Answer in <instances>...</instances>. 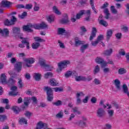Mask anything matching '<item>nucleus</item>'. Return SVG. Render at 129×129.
Here are the masks:
<instances>
[{"label":"nucleus","mask_w":129,"mask_h":129,"mask_svg":"<svg viewBox=\"0 0 129 129\" xmlns=\"http://www.w3.org/2000/svg\"><path fill=\"white\" fill-rule=\"evenodd\" d=\"M44 91L46 92L47 94V100L48 101H52L53 100V98L54 97L53 96V90H52V88L48 86H44L43 87Z\"/></svg>","instance_id":"nucleus-1"},{"label":"nucleus","mask_w":129,"mask_h":129,"mask_svg":"<svg viewBox=\"0 0 129 129\" xmlns=\"http://www.w3.org/2000/svg\"><path fill=\"white\" fill-rule=\"evenodd\" d=\"M19 38L22 40L21 41L22 44H19L18 47L22 48H25V44H26L27 49H30V42L28 41V38H24L22 36H20Z\"/></svg>","instance_id":"nucleus-2"},{"label":"nucleus","mask_w":129,"mask_h":129,"mask_svg":"<svg viewBox=\"0 0 129 129\" xmlns=\"http://www.w3.org/2000/svg\"><path fill=\"white\" fill-rule=\"evenodd\" d=\"M69 64H70V61L69 60H64L58 63V66L59 70H57L58 72H60V71H62V69L66 68L67 65H69Z\"/></svg>","instance_id":"nucleus-3"},{"label":"nucleus","mask_w":129,"mask_h":129,"mask_svg":"<svg viewBox=\"0 0 129 129\" xmlns=\"http://www.w3.org/2000/svg\"><path fill=\"white\" fill-rule=\"evenodd\" d=\"M35 29V24L29 23L27 25L23 26V31L28 32V33H32L33 32V29Z\"/></svg>","instance_id":"nucleus-4"},{"label":"nucleus","mask_w":129,"mask_h":129,"mask_svg":"<svg viewBox=\"0 0 129 129\" xmlns=\"http://www.w3.org/2000/svg\"><path fill=\"white\" fill-rule=\"evenodd\" d=\"M35 30H45V29H48V24L45 22H42L40 24H34Z\"/></svg>","instance_id":"nucleus-5"},{"label":"nucleus","mask_w":129,"mask_h":129,"mask_svg":"<svg viewBox=\"0 0 129 129\" xmlns=\"http://www.w3.org/2000/svg\"><path fill=\"white\" fill-rule=\"evenodd\" d=\"M108 5L109 4L107 2H106L101 7V9H105L104 10V13L106 15L105 18L106 19V20H108L109 19V16H110V14L109 13V11H108V9L107 8H105L108 7Z\"/></svg>","instance_id":"nucleus-6"},{"label":"nucleus","mask_w":129,"mask_h":129,"mask_svg":"<svg viewBox=\"0 0 129 129\" xmlns=\"http://www.w3.org/2000/svg\"><path fill=\"white\" fill-rule=\"evenodd\" d=\"M35 58L34 57H31L28 58H26L24 61L25 62V65L28 68L32 67V65L29 64H33L35 63Z\"/></svg>","instance_id":"nucleus-7"},{"label":"nucleus","mask_w":129,"mask_h":129,"mask_svg":"<svg viewBox=\"0 0 129 129\" xmlns=\"http://www.w3.org/2000/svg\"><path fill=\"white\" fill-rule=\"evenodd\" d=\"M0 34L2 35V37L8 38V37L10 36V31L8 28H4L3 29L0 28Z\"/></svg>","instance_id":"nucleus-8"},{"label":"nucleus","mask_w":129,"mask_h":129,"mask_svg":"<svg viewBox=\"0 0 129 129\" xmlns=\"http://www.w3.org/2000/svg\"><path fill=\"white\" fill-rule=\"evenodd\" d=\"M105 115V111L102 108H99L97 110V116L101 118Z\"/></svg>","instance_id":"nucleus-9"},{"label":"nucleus","mask_w":129,"mask_h":129,"mask_svg":"<svg viewBox=\"0 0 129 129\" xmlns=\"http://www.w3.org/2000/svg\"><path fill=\"white\" fill-rule=\"evenodd\" d=\"M48 127V125L46 123H44L42 121H39L37 124V126L35 129H46Z\"/></svg>","instance_id":"nucleus-10"},{"label":"nucleus","mask_w":129,"mask_h":129,"mask_svg":"<svg viewBox=\"0 0 129 129\" xmlns=\"http://www.w3.org/2000/svg\"><path fill=\"white\" fill-rule=\"evenodd\" d=\"M74 40H75V45L76 47H78V46H80V45L85 44V41L80 40L79 39V38L77 37H75Z\"/></svg>","instance_id":"nucleus-11"},{"label":"nucleus","mask_w":129,"mask_h":129,"mask_svg":"<svg viewBox=\"0 0 129 129\" xmlns=\"http://www.w3.org/2000/svg\"><path fill=\"white\" fill-rule=\"evenodd\" d=\"M12 33L15 36L20 35L21 33V28L20 27H14L12 28Z\"/></svg>","instance_id":"nucleus-12"},{"label":"nucleus","mask_w":129,"mask_h":129,"mask_svg":"<svg viewBox=\"0 0 129 129\" xmlns=\"http://www.w3.org/2000/svg\"><path fill=\"white\" fill-rule=\"evenodd\" d=\"M96 33H97V30H96V28L93 27L92 31V33H91V36L89 39L90 41H92L94 38H95V37H96Z\"/></svg>","instance_id":"nucleus-13"},{"label":"nucleus","mask_w":129,"mask_h":129,"mask_svg":"<svg viewBox=\"0 0 129 129\" xmlns=\"http://www.w3.org/2000/svg\"><path fill=\"white\" fill-rule=\"evenodd\" d=\"M113 84L117 90H120L121 89V87L120 86V81L119 80L116 79L114 80Z\"/></svg>","instance_id":"nucleus-14"},{"label":"nucleus","mask_w":129,"mask_h":129,"mask_svg":"<svg viewBox=\"0 0 129 129\" xmlns=\"http://www.w3.org/2000/svg\"><path fill=\"white\" fill-rule=\"evenodd\" d=\"M23 65L22 62H18L15 64L14 68L16 69L18 72H20L21 70H22V66Z\"/></svg>","instance_id":"nucleus-15"},{"label":"nucleus","mask_w":129,"mask_h":129,"mask_svg":"<svg viewBox=\"0 0 129 129\" xmlns=\"http://www.w3.org/2000/svg\"><path fill=\"white\" fill-rule=\"evenodd\" d=\"M113 52V49L112 48H109L104 50L103 52V55L105 56H111V54Z\"/></svg>","instance_id":"nucleus-16"},{"label":"nucleus","mask_w":129,"mask_h":129,"mask_svg":"<svg viewBox=\"0 0 129 129\" xmlns=\"http://www.w3.org/2000/svg\"><path fill=\"white\" fill-rule=\"evenodd\" d=\"M11 2L8 1H3L1 2V7L2 8H10Z\"/></svg>","instance_id":"nucleus-17"},{"label":"nucleus","mask_w":129,"mask_h":129,"mask_svg":"<svg viewBox=\"0 0 129 129\" xmlns=\"http://www.w3.org/2000/svg\"><path fill=\"white\" fill-rule=\"evenodd\" d=\"M1 81L2 84H6L7 83V76H6V74H2L0 77Z\"/></svg>","instance_id":"nucleus-18"},{"label":"nucleus","mask_w":129,"mask_h":129,"mask_svg":"<svg viewBox=\"0 0 129 129\" xmlns=\"http://www.w3.org/2000/svg\"><path fill=\"white\" fill-rule=\"evenodd\" d=\"M15 83H16V81L15 79H13V78H10L6 82V84L8 85V86H13V85H14Z\"/></svg>","instance_id":"nucleus-19"},{"label":"nucleus","mask_w":129,"mask_h":129,"mask_svg":"<svg viewBox=\"0 0 129 129\" xmlns=\"http://www.w3.org/2000/svg\"><path fill=\"white\" fill-rule=\"evenodd\" d=\"M112 36V30L111 29H109L107 31V33L106 34V37L107 41H109L110 38Z\"/></svg>","instance_id":"nucleus-20"},{"label":"nucleus","mask_w":129,"mask_h":129,"mask_svg":"<svg viewBox=\"0 0 129 129\" xmlns=\"http://www.w3.org/2000/svg\"><path fill=\"white\" fill-rule=\"evenodd\" d=\"M49 83L51 86H57L58 84V82L55 79H50Z\"/></svg>","instance_id":"nucleus-21"},{"label":"nucleus","mask_w":129,"mask_h":129,"mask_svg":"<svg viewBox=\"0 0 129 129\" xmlns=\"http://www.w3.org/2000/svg\"><path fill=\"white\" fill-rule=\"evenodd\" d=\"M57 34L58 35H64V34H67L66 30H65V28H59L57 29Z\"/></svg>","instance_id":"nucleus-22"},{"label":"nucleus","mask_w":129,"mask_h":129,"mask_svg":"<svg viewBox=\"0 0 129 129\" xmlns=\"http://www.w3.org/2000/svg\"><path fill=\"white\" fill-rule=\"evenodd\" d=\"M12 109L15 114H19V113L20 112V108L18 106H14L12 107Z\"/></svg>","instance_id":"nucleus-23"},{"label":"nucleus","mask_w":129,"mask_h":129,"mask_svg":"<svg viewBox=\"0 0 129 129\" xmlns=\"http://www.w3.org/2000/svg\"><path fill=\"white\" fill-rule=\"evenodd\" d=\"M75 80L76 81H84L85 80H86V77H84V76H77L75 78Z\"/></svg>","instance_id":"nucleus-24"},{"label":"nucleus","mask_w":129,"mask_h":129,"mask_svg":"<svg viewBox=\"0 0 129 129\" xmlns=\"http://www.w3.org/2000/svg\"><path fill=\"white\" fill-rule=\"evenodd\" d=\"M69 23V20L68 19V16H67V14L66 15L65 18H63L60 20V23L61 24H68Z\"/></svg>","instance_id":"nucleus-25"},{"label":"nucleus","mask_w":129,"mask_h":129,"mask_svg":"<svg viewBox=\"0 0 129 129\" xmlns=\"http://www.w3.org/2000/svg\"><path fill=\"white\" fill-rule=\"evenodd\" d=\"M39 63L41 67H44L47 64H46V60L43 58H39Z\"/></svg>","instance_id":"nucleus-26"},{"label":"nucleus","mask_w":129,"mask_h":129,"mask_svg":"<svg viewBox=\"0 0 129 129\" xmlns=\"http://www.w3.org/2000/svg\"><path fill=\"white\" fill-rule=\"evenodd\" d=\"M30 100H31V98L30 97L24 98V105L26 106H28V105H29V104H30Z\"/></svg>","instance_id":"nucleus-27"},{"label":"nucleus","mask_w":129,"mask_h":129,"mask_svg":"<svg viewBox=\"0 0 129 129\" xmlns=\"http://www.w3.org/2000/svg\"><path fill=\"white\" fill-rule=\"evenodd\" d=\"M34 77L36 81H40L41 80V74H40L35 73Z\"/></svg>","instance_id":"nucleus-28"},{"label":"nucleus","mask_w":129,"mask_h":129,"mask_svg":"<svg viewBox=\"0 0 129 129\" xmlns=\"http://www.w3.org/2000/svg\"><path fill=\"white\" fill-rule=\"evenodd\" d=\"M107 112L108 114L109 117H112L113 116V114H114V110L112 109L107 110Z\"/></svg>","instance_id":"nucleus-29"},{"label":"nucleus","mask_w":129,"mask_h":129,"mask_svg":"<svg viewBox=\"0 0 129 129\" xmlns=\"http://www.w3.org/2000/svg\"><path fill=\"white\" fill-rule=\"evenodd\" d=\"M83 15H84V10H81L80 12L77 14L76 19H77V20H79Z\"/></svg>","instance_id":"nucleus-30"},{"label":"nucleus","mask_w":129,"mask_h":129,"mask_svg":"<svg viewBox=\"0 0 129 129\" xmlns=\"http://www.w3.org/2000/svg\"><path fill=\"white\" fill-rule=\"evenodd\" d=\"M104 61V59H103V58H102L100 57H97L95 59V61L98 64H101Z\"/></svg>","instance_id":"nucleus-31"},{"label":"nucleus","mask_w":129,"mask_h":129,"mask_svg":"<svg viewBox=\"0 0 129 129\" xmlns=\"http://www.w3.org/2000/svg\"><path fill=\"white\" fill-rule=\"evenodd\" d=\"M43 68H44V71H52L53 67L46 64Z\"/></svg>","instance_id":"nucleus-32"},{"label":"nucleus","mask_w":129,"mask_h":129,"mask_svg":"<svg viewBox=\"0 0 129 129\" xmlns=\"http://www.w3.org/2000/svg\"><path fill=\"white\" fill-rule=\"evenodd\" d=\"M19 123L20 124H27V123H28V121L25 118H21L19 120Z\"/></svg>","instance_id":"nucleus-33"},{"label":"nucleus","mask_w":129,"mask_h":129,"mask_svg":"<svg viewBox=\"0 0 129 129\" xmlns=\"http://www.w3.org/2000/svg\"><path fill=\"white\" fill-rule=\"evenodd\" d=\"M51 77H53V74L51 72H47L44 74V78L46 79H48V78H51Z\"/></svg>","instance_id":"nucleus-34"},{"label":"nucleus","mask_w":129,"mask_h":129,"mask_svg":"<svg viewBox=\"0 0 129 129\" xmlns=\"http://www.w3.org/2000/svg\"><path fill=\"white\" fill-rule=\"evenodd\" d=\"M40 45L39 42H34L32 44V49H38Z\"/></svg>","instance_id":"nucleus-35"},{"label":"nucleus","mask_w":129,"mask_h":129,"mask_svg":"<svg viewBox=\"0 0 129 129\" xmlns=\"http://www.w3.org/2000/svg\"><path fill=\"white\" fill-rule=\"evenodd\" d=\"M53 11L55 14L56 15H61V13L60 11L58 10V8L56 6H53L52 8Z\"/></svg>","instance_id":"nucleus-36"},{"label":"nucleus","mask_w":129,"mask_h":129,"mask_svg":"<svg viewBox=\"0 0 129 129\" xmlns=\"http://www.w3.org/2000/svg\"><path fill=\"white\" fill-rule=\"evenodd\" d=\"M35 42H38V43H41L42 42H45V40L41 38V37H35L34 38Z\"/></svg>","instance_id":"nucleus-37"},{"label":"nucleus","mask_w":129,"mask_h":129,"mask_svg":"<svg viewBox=\"0 0 129 129\" xmlns=\"http://www.w3.org/2000/svg\"><path fill=\"white\" fill-rule=\"evenodd\" d=\"M88 48V44H83L81 47V51L82 53L84 52V50H86V49Z\"/></svg>","instance_id":"nucleus-38"},{"label":"nucleus","mask_w":129,"mask_h":129,"mask_svg":"<svg viewBox=\"0 0 129 129\" xmlns=\"http://www.w3.org/2000/svg\"><path fill=\"white\" fill-rule=\"evenodd\" d=\"M46 19L49 23H52V22H54V16L53 15L47 16Z\"/></svg>","instance_id":"nucleus-39"},{"label":"nucleus","mask_w":129,"mask_h":129,"mask_svg":"<svg viewBox=\"0 0 129 129\" xmlns=\"http://www.w3.org/2000/svg\"><path fill=\"white\" fill-rule=\"evenodd\" d=\"M8 117L6 115H0V121L1 122H4L5 120H7Z\"/></svg>","instance_id":"nucleus-40"},{"label":"nucleus","mask_w":129,"mask_h":129,"mask_svg":"<svg viewBox=\"0 0 129 129\" xmlns=\"http://www.w3.org/2000/svg\"><path fill=\"white\" fill-rule=\"evenodd\" d=\"M63 111H60L56 115V117H57V118H62V117H63Z\"/></svg>","instance_id":"nucleus-41"},{"label":"nucleus","mask_w":129,"mask_h":129,"mask_svg":"<svg viewBox=\"0 0 129 129\" xmlns=\"http://www.w3.org/2000/svg\"><path fill=\"white\" fill-rule=\"evenodd\" d=\"M99 71H100V68H99V67L98 65H97L94 69V74L95 75L97 74V73H99Z\"/></svg>","instance_id":"nucleus-42"},{"label":"nucleus","mask_w":129,"mask_h":129,"mask_svg":"<svg viewBox=\"0 0 129 129\" xmlns=\"http://www.w3.org/2000/svg\"><path fill=\"white\" fill-rule=\"evenodd\" d=\"M99 24H100V25H102V26H104V27H107V26H108V24H107V22L103 20H101L99 21Z\"/></svg>","instance_id":"nucleus-43"},{"label":"nucleus","mask_w":129,"mask_h":129,"mask_svg":"<svg viewBox=\"0 0 129 129\" xmlns=\"http://www.w3.org/2000/svg\"><path fill=\"white\" fill-rule=\"evenodd\" d=\"M9 95L10 96H17V95H20V94H19V92H16L12 91L9 92Z\"/></svg>","instance_id":"nucleus-44"},{"label":"nucleus","mask_w":129,"mask_h":129,"mask_svg":"<svg viewBox=\"0 0 129 129\" xmlns=\"http://www.w3.org/2000/svg\"><path fill=\"white\" fill-rule=\"evenodd\" d=\"M82 11H84V15H86L87 17H90L91 15V11L90 10H83Z\"/></svg>","instance_id":"nucleus-45"},{"label":"nucleus","mask_w":129,"mask_h":129,"mask_svg":"<svg viewBox=\"0 0 129 129\" xmlns=\"http://www.w3.org/2000/svg\"><path fill=\"white\" fill-rule=\"evenodd\" d=\"M73 112L74 113H76L77 114H78L79 115L81 114V112L80 111L78 110V108L75 107V108H73Z\"/></svg>","instance_id":"nucleus-46"},{"label":"nucleus","mask_w":129,"mask_h":129,"mask_svg":"<svg viewBox=\"0 0 129 129\" xmlns=\"http://www.w3.org/2000/svg\"><path fill=\"white\" fill-rule=\"evenodd\" d=\"M52 104L53 105H55V106H60V105H62V101L58 100L55 102H53Z\"/></svg>","instance_id":"nucleus-47"},{"label":"nucleus","mask_w":129,"mask_h":129,"mask_svg":"<svg viewBox=\"0 0 129 129\" xmlns=\"http://www.w3.org/2000/svg\"><path fill=\"white\" fill-rule=\"evenodd\" d=\"M4 25H5V26H12L13 23H12V21H10L9 19H7L4 22Z\"/></svg>","instance_id":"nucleus-48"},{"label":"nucleus","mask_w":129,"mask_h":129,"mask_svg":"<svg viewBox=\"0 0 129 129\" xmlns=\"http://www.w3.org/2000/svg\"><path fill=\"white\" fill-rule=\"evenodd\" d=\"M18 85L19 88H23V87H24V84H23V81L22 80V79H19L18 82Z\"/></svg>","instance_id":"nucleus-49"},{"label":"nucleus","mask_w":129,"mask_h":129,"mask_svg":"<svg viewBox=\"0 0 129 129\" xmlns=\"http://www.w3.org/2000/svg\"><path fill=\"white\" fill-rule=\"evenodd\" d=\"M126 72V71L124 69H120L118 71V74L121 75V74H124Z\"/></svg>","instance_id":"nucleus-50"},{"label":"nucleus","mask_w":129,"mask_h":129,"mask_svg":"<svg viewBox=\"0 0 129 129\" xmlns=\"http://www.w3.org/2000/svg\"><path fill=\"white\" fill-rule=\"evenodd\" d=\"M31 100H32L33 104H37L38 103V99L36 97H32Z\"/></svg>","instance_id":"nucleus-51"},{"label":"nucleus","mask_w":129,"mask_h":129,"mask_svg":"<svg viewBox=\"0 0 129 129\" xmlns=\"http://www.w3.org/2000/svg\"><path fill=\"white\" fill-rule=\"evenodd\" d=\"M112 105L113 106H114V107H115L116 109H119V108H120V106H119L118 104H117V103L113 102L112 103Z\"/></svg>","instance_id":"nucleus-52"},{"label":"nucleus","mask_w":129,"mask_h":129,"mask_svg":"<svg viewBox=\"0 0 129 129\" xmlns=\"http://www.w3.org/2000/svg\"><path fill=\"white\" fill-rule=\"evenodd\" d=\"M77 124H79V125H85L86 122L84 121L79 120L77 122Z\"/></svg>","instance_id":"nucleus-53"},{"label":"nucleus","mask_w":129,"mask_h":129,"mask_svg":"<svg viewBox=\"0 0 129 129\" xmlns=\"http://www.w3.org/2000/svg\"><path fill=\"white\" fill-rule=\"evenodd\" d=\"M72 75V72L71 71H68L66 73L64 76L66 78H68V77H70Z\"/></svg>","instance_id":"nucleus-54"},{"label":"nucleus","mask_w":129,"mask_h":129,"mask_svg":"<svg viewBox=\"0 0 129 129\" xmlns=\"http://www.w3.org/2000/svg\"><path fill=\"white\" fill-rule=\"evenodd\" d=\"M118 53L121 56H125V55H126L125 51H124V50L123 49H120L118 51Z\"/></svg>","instance_id":"nucleus-55"},{"label":"nucleus","mask_w":129,"mask_h":129,"mask_svg":"<svg viewBox=\"0 0 129 129\" xmlns=\"http://www.w3.org/2000/svg\"><path fill=\"white\" fill-rule=\"evenodd\" d=\"M79 3L80 5H81V6H84L85 5H86V3H87V0H80Z\"/></svg>","instance_id":"nucleus-56"},{"label":"nucleus","mask_w":129,"mask_h":129,"mask_svg":"<svg viewBox=\"0 0 129 129\" xmlns=\"http://www.w3.org/2000/svg\"><path fill=\"white\" fill-rule=\"evenodd\" d=\"M111 11L112 12V14H117V10L114 9V6H111Z\"/></svg>","instance_id":"nucleus-57"},{"label":"nucleus","mask_w":129,"mask_h":129,"mask_svg":"<svg viewBox=\"0 0 129 129\" xmlns=\"http://www.w3.org/2000/svg\"><path fill=\"white\" fill-rule=\"evenodd\" d=\"M17 19L16 18V17L13 16H12V19H11V22L12 23V24H13L12 25H15V23H16V22H17Z\"/></svg>","instance_id":"nucleus-58"},{"label":"nucleus","mask_w":129,"mask_h":129,"mask_svg":"<svg viewBox=\"0 0 129 129\" xmlns=\"http://www.w3.org/2000/svg\"><path fill=\"white\" fill-rule=\"evenodd\" d=\"M116 39L118 40H119L121 39V36H122V34L121 33H117L115 35Z\"/></svg>","instance_id":"nucleus-59"},{"label":"nucleus","mask_w":129,"mask_h":129,"mask_svg":"<svg viewBox=\"0 0 129 129\" xmlns=\"http://www.w3.org/2000/svg\"><path fill=\"white\" fill-rule=\"evenodd\" d=\"M104 38V36L102 35H100L98 36L97 38V40L98 41V42L99 43V42H100V41H102V40H103Z\"/></svg>","instance_id":"nucleus-60"},{"label":"nucleus","mask_w":129,"mask_h":129,"mask_svg":"<svg viewBox=\"0 0 129 129\" xmlns=\"http://www.w3.org/2000/svg\"><path fill=\"white\" fill-rule=\"evenodd\" d=\"M24 115H25V116L27 117H30V116L32 115V113L29 111H26L24 113Z\"/></svg>","instance_id":"nucleus-61"},{"label":"nucleus","mask_w":129,"mask_h":129,"mask_svg":"<svg viewBox=\"0 0 129 129\" xmlns=\"http://www.w3.org/2000/svg\"><path fill=\"white\" fill-rule=\"evenodd\" d=\"M33 8V5L32 4H27L25 9L26 10H31Z\"/></svg>","instance_id":"nucleus-62"},{"label":"nucleus","mask_w":129,"mask_h":129,"mask_svg":"<svg viewBox=\"0 0 129 129\" xmlns=\"http://www.w3.org/2000/svg\"><path fill=\"white\" fill-rule=\"evenodd\" d=\"M47 104L43 102H40V104L38 105V107H46Z\"/></svg>","instance_id":"nucleus-63"},{"label":"nucleus","mask_w":129,"mask_h":129,"mask_svg":"<svg viewBox=\"0 0 129 129\" xmlns=\"http://www.w3.org/2000/svg\"><path fill=\"white\" fill-rule=\"evenodd\" d=\"M94 83L96 85L100 84V81L98 79H95L94 80Z\"/></svg>","instance_id":"nucleus-64"}]
</instances>
